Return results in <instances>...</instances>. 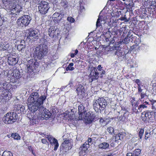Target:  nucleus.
Listing matches in <instances>:
<instances>
[{
    "label": "nucleus",
    "instance_id": "1",
    "mask_svg": "<svg viewBox=\"0 0 156 156\" xmlns=\"http://www.w3.org/2000/svg\"><path fill=\"white\" fill-rule=\"evenodd\" d=\"M38 93L34 92L29 96L28 99V108L30 111V112H35L42 105L43 101L45 100L46 97L43 95L39 98Z\"/></svg>",
    "mask_w": 156,
    "mask_h": 156
},
{
    "label": "nucleus",
    "instance_id": "2",
    "mask_svg": "<svg viewBox=\"0 0 156 156\" xmlns=\"http://www.w3.org/2000/svg\"><path fill=\"white\" fill-rule=\"evenodd\" d=\"M40 107L38 110L39 112L38 114L35 112H30L27 114V116L30 120L32 121L33 123H36L39 119L47 120L51 116V114L48 110L45 109L42 105Z\"/></svg>",
    "mask_w": 156,
    "mask_h": 156
},
{
    "label": "nucleus",
    "instance_id": "3",
    "mask_svg": "<svg viewBox=\"0 0 156 156\" xmlns=\"http://www.w3.org/2000/svg\"><path fill=\"white\" fill-rule=\"evenodd\" d=\"M2 2L5 7L6 9L10 10L9 13L10 14H16L17 15L21 11L22 9L21 6L19 4L13 5L12 6V3H10L7 0H2Z\"/></svg>",
    "mask_w": 156,
    "mask_h": 156
},
{
    "label": "nucleus",
    "instance_id": "4",
    "mask_svg": "<svg viewBox=\"0 0 156 156\" xmlns=\"http://www.w3.org/2000/svg\"><path fill=\"white\" fill-rule=\"evenodd\" d=\"M0 85V92H2V94L4 95L6 97L7 96H10L9 93L11 94L15 90L14 88L12 87V85L9 82H5L1 83Z\"/></svg>",
    "mask_w": 156,
    "mask_h": 156
},
{
    "label": "nucleus",
    "instance_id": "5",
    "mask_svg": "<svg viewBox=\"0 0 156 156\" xmlns=\"http://www.w3.org/2000/svg\"><path fill=\"white\" fill-rule=\"evenodd\" d=\"M48 52V47L45 44H41L36 48L34 53V55L41 59Z\"/></svg>",
    "mask_w": 156,
    "mask_h": 156
},
{
    "label": "nucleus",
    "instance_id": "6",
    "mask_svg": "<svg viewBox=\"0 0 156 156\" xmlns=\"http://www.w3.org/2000/svg\"><path fill=\"white\" fill-rule=\"evenodd\" d=\"M18 118L17 114L13 112H9L7 113L3 118L2 120L6 124H12L15 122Z\"/></svg>",
    "mask_w": 156,
    "mask_h": 156
},
{
    "label": "nucleus",
    "instance_id": "7",
    "mask_svg": "<svg viewBox=\"0 0 156 156\" xmlns=\"http://www.w3.org/2000/svg\"><path fill=\"white\" fill-rule=\"evenodd\" d=\"M31 20V18L29 16L24 15L18 19L17 24L19 27L27 26L30 23Z\"/></svg>",
    "mask_w": 156,
    "mask_h": 156
},
{
    "label": "nucleus",
    "instance_id": "8",
    "mask_svg": "<svg viewBox=\"0 0 156 156\" xmlns=\"http://www.w3.org/2000/svg\"><path fill=\"white\" fill-rule=\"evenodd\" d=\"M119 48L114 46L108 45L105 48L104 53L105 55H107L110 53L115 55H118L119 51H118Z\"/></svg>",
    "mask_w": 156,
    "mask_h": 156
},
{
    "label": "nucleus",
    "instance_id": "9",
    "mask_svg": "<svg viewBox=\"0 0 156 156\" xmlns=\"http://www.w3.org/2000/svg\"><path fill=\"white\" fill-rule=\"evenodd\" d=\"M45 137L48 139L50 144L53 146L54 145V150L55 151H56L59 146L57 140L50 135H46Z\"/></svg>",
    "mask_w": 156,
    "mask_h": 156
},
{
    "label": "nucleus",
    "instance_id": "10",
    "mask_svg": "<svg viewBox=\"0 0 156 156\" xmlns=\"http://www.w3.org/2000/svg\"><path fill=\"white\" fill-rule=\"evenodd\" d=\"M38 9L40 13L42 15H44L47 12L49 9L48 3L46 2H42L39 5Z\"/></svg>",
    "mask_w": 156,
    "mask_h": 156
},
{
    "label": "nucleus",
    "instance_id": "11",
    "mask_svg": "<svg viewBox=\"0 0 156 156\" xmlns=\"http://www.w3.org/2000/svg\"><path fill=\"white\" fill-rule=\"evenodd\" d=\"M36 61L35 59H32L29 61L27 65V72H31L35 69Z\"/></svg>",
    "mask_w": 156,
    "mask_h": 156
},
{
    "label": "nucleus",
    "instance_id": "12",
    "mask_svg": "<svg viewBox=\"0 0 156 156\" xmlns=\"http://www.w3.org/2000/svg\"><path fill=\"white\" fill-rule=\"evenodd\" d=\"M57 27H55L51 26L48 30V35L51 38L55 37L58 33L56 32Z\"/></svg>",
    "mask_w": 156,
    "mask_h": 156
},
{
    "label": "nucleus",
    "instance_id": "13",
    "mask_svg": "<svg viewBox=\"0 0 156 156\" xmlns=\"http://www.w3.org/2000/svg\"><path fill=\"white\" fill-rule=\"evenodd\" d=\"M27 38L30 40L33 39H37L38 37V30H33L30 31L27 34Z\"/></svg>",
    "mask_w": 156,
    "mask_h": 156
},
{
    "label": "nucleus",
    "instance_id": "14",
    "mask_svg": "<svg viewBox=\"0 0 156 156\" xmlns=\"http://www.w3.org/2000/svg\"><path fill=\"white\" fill-rule=\"evenodd\" d=\"M78 113L79 114V118L80 120L82 119L83 118L85 115L86 110L85 109L84 106L82 104L78 106Z\"/></svg>",
    "mask_w": 156,
    "mask_h": 156
},
{
    "label": "nucleus",
    "instance_id": "15",
    "mask_svg": "<svg viewBox=\"0 0 156 156\" xmlns=\"http://www.w3.org/2000/svg\"><path fill=\"white\" fill-rule=\"evenodd\" d=\"M99 73L97 70H92L89 75V76L91 79V82L97 79L99 77Z\"/></svg>",
    "mask_w": 156,
    "mask_h": 156
},
{
    "label": "nucleus",
    "instance_id": "16",
    "mask_svg": "<svg viewBox=\"0 0 156 156\" xmlns=\"http://www.w3.org/2000/svg\"><path fill=\"white\" fill-rule=\"evenodd\" d=\"M94 117L91 115L90 112H88L86 114L85 116H84V118L86 120H87V122L88 123H91L94 119Z\"/></svg>",
    "mask_w": 156,
    "mask_h": 156
},
{
    "label": "nucleus",
    "instance_id": "17",
    "mask_svg": "<svg viewBox=\"0 0 156 156\" xmlns=\"http://www.w3.org/2000/svg\"><path fill=\"white\" fill-rule=\"evenodd\" d=\"M100 110L104 109L107 105V102L103 98H99Z\"/></svg>",
    "mask_w": 156,
    "mask_h": 156
},
{
    "label": "nucleus",
    "instance_id": "18",
    "mask_svg": "<svg viewBox=\"0 0 156 156\" xmlns=\"http://www.w3.org/2000/svg\"><path fill=\"white\" fill-rule=\"evenodd\" d=\"M78 94H81L85 93V89L83 86L81 84L78 85L76 89Z\"/></svg>",
    "mask_w": 156,
    "mask_h": 156
},
{
    "label": "nucleus",
    "instance_id": "19",
    "mask_svg": "<svg viewBox=\"0 0 156 156\" xmlns=\"http://www.w3.org/2000/svg\"><path fill=\"white\" fill-rule=\"evenodd\" d=\"M99 101L100 100L99 98L94 102V108L95 111L98 112L99 110H100Z\"/></svg>",
    "mask_w": 156,
    "mask_h": 156
},
{
    "label": "nucleus",
    "instance_id": "20",
    "mask_svg": "<svg viewBox=\"0 0 156 156\" xmlns=\"http://www.w3.org/2000/svg\"><path fill=\"white\" fill-rule=\"evenodd\" d=\"M109 146V144L107 142H103L99 144L98 145L99 148L105 150L108 149Z\"/></svg>",
    "mask_w": 156,
    "mask_h": 156
},
{
    "label": "nucleus",
    "instance_id": "21",
    "mask_svg": "<svg viewBox=\"0 0 156 156\" xmlns=\"http://www.w3.org/2000/svg\"><path fill=\"white\" fill-rule=\"evenodd\" d=\"M89 146L90 145L87 144L85 142L83 144L82 146L81 147L82 151H83L84 152V155L85 154V151L89 147Z\"/></svg>",
    "mask_w": 156,
    "mask_h": 156
},
{
    "label": "nucleus",
    "instance_id": "22",
    "mask_svg": "<svg viewBox=\"0 0 156 156\" xmlns=\"http://www.w3.org/2000/svg\"><path fill=\"white\" fill-rule=\"evenodd\" d=\"M148 112H144L142 114L141 117L142 120L144 121H148Z\"/></svg>",
    "mask_w": 156,
    "mask_h": 156
},
{
    "label": "nucleus",
    "instance_id": "23",
    "mask_svg": "<svg viewBox=\"0 0 156 156\" xmlns=\"http://www.w3.org/2000/svg\"><path fill=\"white\" fill-rule=\"evenodd\" d=\"M8 62L9 63V64L11 65L15 64L16 63V58H13L11 57H9L8 58Z\"/></svg>",
    "mask_w": 156,
    "mask_h": 156
},
{
    "label": "nucleus",
    "instance_id": "24",
    "mask_svg": "<svg viewBox=\"0 0 156 156\" xmlns=\"http://www.w3.org/2000/svg\"><path fill=\"white\" fill-rule=\"evenodd\" d=\"M64 117L69 120L72 118L71 113V112L66 111L64 113Z\"/></svg>",
    "mask_w": 156,
    "mask_h": 156
},
{
    "label": "nucleus",
    "instance_id": "25",
    "mask_svg": "<svg viewBox=\"0 0 156 156\" xmlns=\"http://www.w3.org/2000/svg\"><path fill=\"white\" fill-rule=\"evenodd\" d=\"M141 150L140 149H136L132 153L133 156H138L141 153Z\"/></svg>",
    "mask_w": 156,
    "mask_h": 156
},
{
    "label": "nucleus",
    "instance_id": "26",
    "mask_svg": "<svg viewBox=\"0 0 156 156\" xmlns=\"http://www.w3.org/2000/svg\"><path fill=\"white\" fill-rule=\"evenodd\" d=\"M153 112H148V121L150 120L151 121L153 120L154 118V115H153Z\"/></svg>",
    "mask_w": 156,
    "mask_h": 156
},
{
    "label": "nucleus",
    "instance_id": "27",
    "mask_svg": "<svg viewBox=\"0 0 156 156\" xmlns=\"http://www.w3.org/2000/svg\"><path fill=\"white\" fill-rule=\"evenodd\" d=\"M73 63H71L69 64L68 65V66L67 67L66 70V71H68V70H73L74 69V68L73 67Z\"/></svg>",
    "mask_w": 156,
    "mask_h": 156
},
{
    "label": "nucleus",
    "instance_id": "28",
    "mask_svg": "<svg viewBox=\"0 0 156 156\" xmlns=\"http://www.w3.org/2000/svg\"><path fill=\"white\" fill-rule=\"evenodd\" d=\"M68 3L66 0H61L60 4L62 6L66 8L68 6Z\"/></svg>",
    "mask_w": 156,
    "mask_h": 156
},
{
    "label": "nucleus",
    "instance_id": "29",
    "mask_svg": "<svg viewBox=\"0 0 156 156\" xmlns=\"http://www.w3.org/2000/svg\"><path fill=\"white\" fill-rule=\"evenodd\" d=\"M59 16H60L61 17H62V15L60 13L56 12L53 15L52 18L53 19L58 18Z\"/></svg>",
    "mask_w": 156,
    "mask_h": 156
},
{
    "label": "nucleus",
    "instance_id": "30",
    "mask_svg": "<svg viewBox=\"0 0 156 156\" xmlns=\"http://www.w3.org/2000/svg\"><path fill=\"white\" fill-rule=\"evenodd\" d=\"M11 136L16 140H19L20 139V136L17 133H12L11 135Z\"/></svg>",
    "mask_w": 156,
    "mask_h": 156
},
{
    "label": "nucleus",
    "instance_id": "31",
    "mask_svg": "<svg viewBox=\"0 0 156 156\" xmlns=\"http://www.w3.org/2000/svg\"><path fill=\"white\" fill-rule=\"evenodd\" d=\"M144 132V129H141L139 132V136L140 139H141Z\"/></svg>",
    "mask_w": 156,
    "mask_h": 156
},
{
    "label": "nucleus",
    "instance_id": "32",
    "mask_svg": "<svg viewBox=\"0 0 156 156\" xmlns=\"http://www.w3.org/2000/svg\"><path fill=\"white\" fill-rule=\"evenodd\" d=\"M6 21V19L5 17H2L0 15V26H1L3 22Z\"/></svg>",
    "mask_w": 156,
    "mask_h": 156
},
{
    "label": "nucleus",
    "instance_id": "33",
    "mask_svg": "<svg viewBox=\"0 0 156 156\" xmlns=\"http://www.w3.org/2000/svg\"><path fill=\"white\" fill-rule=\"evenodd\" d=\"M2 156H12V154L9 151H5L3 152Z\"/></svg>",
    "mask_w": 156,
    "mask_h": 156
},
{
    "label": "nucleus",
    "instance_id": "34",
    "mask_svg": "<svg viewBox=\"0 0 156 156\" xmlns=\"http://www.w3.org/2000/svg\"><path fill=\"white\" fill-rule=\"evenodd\" d=\"M147 107V106L144 103L143 104L139 106V107H138V110L140 112H141L142 108H144Z\"/></svg>",
    "mask_w": 156,
    "mask_h": 156
},
{
    "label": "nucleus",
    "instance_id": "35",
    "mask_svg": "<svg viewBox=\"0 0 156 156\" xmlns=\"http://www.w3.org/2000/svg\"><path fill=\"white\" fill-rule=\"evenodd\" d=\"M151 134L149 130H147L145 132V139L147 140L148 138L150 137Z\"/></svg>",
    "mask_w": 156,
    "mask_h": 156
},
{
    "label": "nucleus",
    "instance_id": "36",
    "mask_svg": "<svg viewBox=\"0 0 156 156\" xmlns=\"http://www.w3.org/2000/svg\"><path fill=\"white\" fill-rule=\"evenodd\" d=\"M125 135V133H119L118 135H117L116 136V138L120 140V138H123V136Z\"/></svg>",
    "mask_w": 156,
    "mask_h": 156
},
{
    "label": "nucleus",
    "instance_id": "37",
    "mask_svg": "<svg viewBox=\"0 0 156 156\" xmlns=\"http://www.w3.org/2000/svg\"><path fill=\"white\" fill-rule=\"evenodd\" d=\"M62 18V17H61L60 16H59L58 18H53L52 19H53V21L55 23H58L61 20Z\"/></svg>",
    "mask_w": 156,
    "mask_h": 156
},
{
    "label": "nucleus",
    "instance_id": "38",
    "mask_svg": "<svg viewBox=\"0 0 156 156\" xmlns=\"http://www.w3.org/2000/svg\"><path fill=\"white\" fill-rule=\"evenodd\" d=\"M67 20L70 23H73L75 21V20L73 18L70 16L67 17Z\"/></svg>",
    "mask_w": 156,
    "mask_h": 156
},
{
    "label": "nucleus",
    "instance_id": "39",
    "mask_svg": "<svg viewBox=\"0 0 156 156\" xmlns=\"http://www.w3.org/2000/svg\"><path fill=\"white\" fill-rule=\"evenodd\" d=\"M1 47L2 50L3 51L7 50L9 49V45L8 44H6L5 45H2Z\"/></svg>",
    "mask_w": 156,
    "mask_h": 156
},
{
    "label": "nucleus",
    "instance_id": "40",
    "mask_svg": "<svg viewBox=\"0 0 156 156\" xmlns=\"http://www.w3.org/2000/svg\"><path fill=\"white\" fill-rule=\"evenodd\" d=\"M25 48V45H19L17 46V48L18 50L20 51Z\"/></svg>",
    "mask_w": 156,
    "mask_h": 156
},
{
    "label": "nucleus",
    "instance_id": "41",
    "mask_svg": "<svg viewBox=\"0 0 156 156\" xmlns=\"http://www.w3.org/2000/svg\"><path fill=\"white\" fill-rule=\"evenodd\" d=\"M108 130L109 133H112L114 132L113 128L112 127H109L108 128Z\"/></svg>",
    "mask_w": 156,
    "mask_h": 156
},
{
    "label": "nucleus",
    "instance_id": "42",
    "mask_svg": "<svg viewBox=\"0 0 156 156\" xmlns=\"http://www.w3.org/2000/svg\"><path fill=\"white\" fill-rule=\"evenodd\" d=\"M130 41V39L128 37H126L123 40V42L125 43H128Z\"/></svg>",
    "mask_w": 156,
    "mask_h": 156
},
{
    "label": "nucleus",
    "instance_id": "43",
    "mask_svg": "<svg viewBox=\"0 0 156 156\" xmlns=\"http://www.w3.org/2000/svg\"><path fill=\"white\" fill-rule=\"evenodd\" d=\"M100 20L99 17L98 18V19L96 24V26L97 27H100L101 26V24L100 23Z\"/></svg>",
    "mask_w": 156,
    "mask_h": 156
},
{
    "label": "nucleus",
    "instance_id": "44",
    "mask_svg": "<svg viewBox=\"0 0 156 156\" xmlns=\"http://www.w3.org/2000/svg\"><path fill=\"white\" fill-rule=\"evenodd\" d=\"M114 41H115L114 40L111 39L109 41V42L108 43V44H109V45L113 46L114 45L113 44L114 43Z\"/></svg>",
    "mask_w": 156,
    "mask_h": 156
},
{
    "label": "nucleus",
    "instance_id": "45",
    "mask_svg": "<svg viewBox=\"0 0 156 156\" xmlns=\"http://www.w3.org/2000/svg\"><path fill=\"white\" fill-rule=\"evenodd\" d=\"M92 139L90 138H88V140L87 141L85 142V143H86L87 144H88L89 145H90V144H92L91 143Z\"/></svg>",
    "mask_w": 156,
    "mask_h": 156
},
{
    "label": "nucleus",
    "instance_id": "46",
    "mask_svg": "<svg viewBox=\"0 0 156 156\" xmlns=\"http://www.w3.org/2000/svg\"><path fill=\"white\" fill-rule=\"evenodd\" d=\"M105 42H106L107 43V44H108V43L109 42V41L112 39V38L110 36L109 37H105Z\"/></svg>",
    "mask_w": 156,
    "mask_h": 156
},
{
    "label": "nucleus",
    "instance_id": "47",
    "mask_svg": "<svg viewBox=\"0 0 156 156\" xmlns=\"http://www.w3.org/2000/svg\"><path fill=\"white\" fill-rule=\"evenodd\" d=\"M138 93L140 94V93H142V92L143 90V89H142L141 88V87L140 85H139V86H138Z\"/></svg>",
    "mask_w": 156,
    "mask_h": 156
},
{
    "label": "nucleus",
    "instance_id": "48",
    "mask_svg": "<svg viewBox=\"0 0 156 156\" xmlns=\"http://www.w3.org/2000/svg\"><path fill=\"white\" fill-rule=\"evenodd\" d=\"M43 144H47L48 145H49V143L47 141V140L45 139H42L41 140Z\"/></svg>",
    "mask_w": 156,
    "mask_h": 156
},
{
    "label": "nucleus",
    "instance_id": "49",
    "mask_svg": "<svg viewBox=\"0 0 156 156\" xmlns=\"http://www.w3.org/2000/svg\"><path fill=\"white\" fill-rule=\"evenodd\" d=\"M73 86V84L72 82L71 81H69V84L67 85V86H66L64 88V89L66 88V87H70L71 86Z\"/></svg>",
    "mask_w": 156,
    "mask_h": 156
},
{
    "label": "nucleus",
    "instance_id": "50",
    "mask_svg": "<svg viewBox=\"0 0 156 156\" xmlns=\"http://www.w3.org/2000/svg\"><path fill=\"white\" fill-rule=\"evenodd\" d=\"M64 144H66V145H69L70 144H69V140H65L63 142V145Z\"/></svg>",
    "mask_w": 156,
    "mask_h": 156
},
{
    "label": "nucleus",
    "instance_id": "51",
    "mask_svg": "<svg viewBox=\"0 0 156 156\" xmlns=\"http://www.w3.org/2000/svg\"><path fill=\"white\" fill-rule=\"evenodd\" d=\"M99 74H100L101 75H102L105 74V71L104 69H101L99 71Z\"/></svg>",
    "mask_w": 156,
    "mask_h": 156
},
{
    "label": "nucleus",
    "instance_id": "52",
    "mask_svg": "<svg viewBox=\"0 0 156 156\" xmlns=\"http://www.w3.org/2000/svg\"><path fill=\"white\" fill-rule=\"evenodd\" d=\"M135 81V82L137 84L138 86H139V85H140V81L139 80L136 79Z\"/></svg>",
    "mask_w": 156,
    "mask_h": 156
},
{
    "label": "nucleus",
    "instance_id": "53",
    "mask_svg": "<svg viewBox=\"0 0 156 156\" xmlns=\"http://www.w3.org/2000/svg\"><path fill=\"white\" fill-rule=\"evenodd\" d=\"M140 94V96H141V98L142 99L145 96V94L144 93H141Z\"/></svg>",
    "mask_w": 156,
    "mask_h": 156
},
{
    "label": "nucleus",
    "instance_id": "54",
    "mask_svg": "<svg viewBox=\"0 0 156 156\" xmlns=\"http://www.w3.org/2000/svg\"><path fill=\"white\" fill-rule=\"evenodd\" d=\"M20 107V111H23V110L25 109V107L23 106L22 105Z\"/></svg>",
    "mask_w": 156,
    "mask_h": 156
},
{
    "label": "nucleus",
    "instance_id": "55",
    "mask_svg": "<svg viewBox=\"0 0 156 156\" xmlns=\"http://www.w3.org/2000/svg\"><path fill=\"white\" fill-rule=\"evenodd\" d=\"M50 2L54 4L56 3L57 2V0H50Z\"/></svg>",
    "mask_w": 156,
    "mask_h": 156
},
{
    "label": "nucleus",
    "instance_id": "56",
    "mask_svg": "<svg viewBox=\"0 0 156 156\" xmlns=\"http://www.w3.org/2000/svg\"><path fill=\"white\" fill-rule=\"evenodd\" d=\"M102 67H101V65H99L97 67V69L99 71L100 70H101L102 69Z\"/></svg>",
    "mask_w": 156,
    "mask_h": 156
},
{
    "label": "nucleus",
    "instance_id": "57",
    "mask_svg": "<svg viewBox=\"0 0 156 156\" xmlns=\"http://www.w3.org/2000/svg\"><path fill=\"white\" fill-rule=\"evenodd\" d=\"M62 146L64 148H67V147L69 146L68 145H66V144H64V145H63V142L62 144Z\"/></svg>",
    "mask_w": 156,
    "mask_h": 156
},
{
    "label": "nucleus",
    "instance_id": "58",
    "mask_svg": "<svg viewBox=\"0 0 156 156\" xmlns=\"http://www.w3.org/2000/svg\"><path fill=\"white\" fill-rule=\"evenodd\" d=\"M154 120L156 121V112L154 113Z\"/></svg>",
    "mask_w": 156,
    "mask_h": 156
},
{
    "label": "nucleus",
    "instance_id": "59",
    "mask_svg": "<svg viewBox=\"0 0 156 156\" xmlns=\"http://www.w3.org/2000/svg\"><path fill=\"white\" fill-rule=\"evenodd\" d=\"M126 156H133V155L132 153H129L127 154Z\"/></svg>",
    "mask_w": 156,
    "mask_h": 156
},
{
    "label": "nucleus",
    "instance_id": "60",
    "mask_svg": "<svg viewBox=\"0 0 156 156\" xmlns=\"http://www.w3.org/2000/svg\"><path fill=\"white\" fill-rule=\"evenodd\" d=\"M76 55L74 53H71L70 55V56L72 58H73L74 56Z\"/></svg>",
    "mask_w": 156,
    "mask_h": 156
},
{
    "label": "nucleus",
    "instance_id": "61",
    "mask_svg": "<svg viewBox=\"0 0 156 156\" xmlns=\"http://www.w3.org/2000/svg\"><path fill=\"white\" fill-rule=\"evenodd\" d=\"M152 109H156V107L154 105V104H152Z\"/></svg>",
    "mask_w": 156,
    "mask_h": 156
},
{
    "label": "nucleus",
    "instance_id": "62",
    "mask_svg": "<svg viewBox=\"0 0 156 156\" xmlns=\"http://www.w3.org/2000/svg\"><path fill=\"white\" fill-rule=\"evenodd\" d=\"M78 50H77V49H76V50H75V53H74L75 54V55H76L78 53Z\"/></svg>",
    "mask_w": 156,
    "mask_h": 156
},
{
    "label": "nucleus",
    "instance_id": "63",
    "mask_svg": "<svg viewBox=\"0 0 156 156\" xmlns=\"http://www.w3.org/2000/svg\"><path fill=\"white\" fill-rule=\"evenodd\" d=\"M123 118V116H120V117H119V119L120 120H122V119Z\"/></svg>",
    "mask_w": 156,
    "mask_h": 156
},
{
    "label": "nucleus",
    "instance_id": "64",
    "mask_svg": "<svg viewBox=\"0 0 156 156\" xmlns=\"http://www.w3.org/2000/svg\"><path fill=\"white\" fill-rule=\"evenodd\" d=\"M24 43V41H22L21 42V44L20 45H23V43Z\"/></svg>",
    "mask_w": 156,
    "mask_h": 156
}]
</instances>
